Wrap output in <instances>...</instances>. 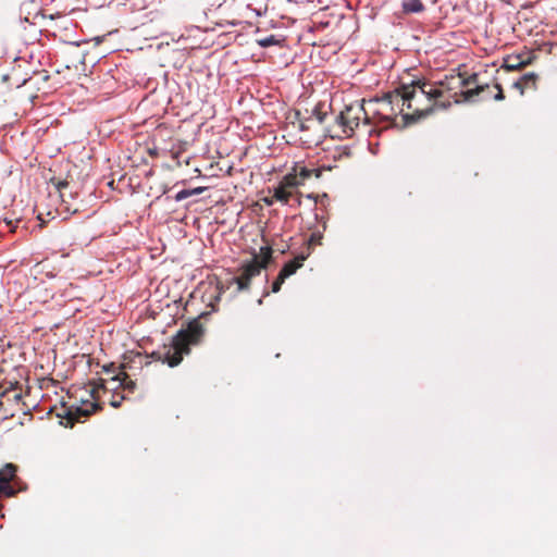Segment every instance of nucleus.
Instances as JSON below:
<instances>
[{
    "label": "nucleus",
    "instance_id": "obj_1",
    "mask_svg": "<svg viewBox=\"0 0 557 557\" xmlns=\"http://www.w3.org/2000/svg\"><path fill=\"white\" fill-rule=\"evenodd\" d=\"M476 82V74L468 78L461 75L446 76L440 82L413 81L397 87L403 111V126L417 123L436 110L447 109L458 102V89Z\"/></svg>",
    "mask_w": 557,
    "mask_h": 557
},
{
    "label": "nucleus",
    "instance_id": "obj_2",
    "mask_svg": "<svg viewBox=\"0 0 557 557\" xmlns=\"http://www.w3.org/2000/svg\"><path fill=\"white\" fill-rule=\"evenodd\" d=\"M203 332V325L195 319L186 329L177 332L170 347H164L162 351H154L151 356L156 360L166 362L170 367H175L183 360V355L189 352V346L200 342Z\"/></svg>",
    "mask_w": 557,
    "mask_h": 557
},
{
    "label": "nucleus",
    "instance_id": "obj_3",
    "mask_svg": "<svg viewBox=\"0 0 557 557\" xmlns=\"http://www.w3.org/2000/svg\"><path fill=\"white\" fill-rule=\"evenodd\" d=\"M401 97L397 88L384 94L380 98L364 101L370 124L387 123L396 127L403 126V111L400 106Z\"/></svg>",
    "mask_w": 557,
    "mask_h": 557
},
{
    "label": "nucleus",
    "instance_id": "obj_4",
    "mask_svg": "<svg viewBox=\"0 0 557 557\" xmlns=\"http://www.w3.org/2000/svg\"><path fill=\"white\" fill-rule=\"evenodd\" d=\"M273 250L270 246L260 248L259 255L253 253L250 261L244 262L238 268V275L231 278V283L236 284V292L249 290L251 280L258 276L263 269H267L272 261Z\"/></svg>",
    "mask_w": 557,
    "mask_h": 557
},
{
    "label": "nucleus",
    "instance_id": "obj_5",
    "mask_svg": "<svg viewBox=\"0 0 557 557\" xmlns=\"http://www.w3.org/2000/svg\"><path fill=\"white\" fill-rule=\"evenodd\" d=\"M336 122L346 137H351L355 131L361 125L363 127L371 125L366 110L364 100L362 102L356 101L355 103L346 106L336 117Z\"/></svg>",
    "mask_w": 557,
    "mask_h": 557
},
{
    "label": "nucleus",
    "instance_id": "obj_6",
    "mask_svg": "<svg viewBox=\"0 0 557 557\" xmlns=\"http://www.w3.org/2000/svg\"><path fill=\"white\" fill-rule=\"evenodd\" d=\"M463 88L465 87L458 89V102L460 101V98H462L463 101H483L488 100L491 98L500 101L505 98L503 88L497 83L494 85V88L497 89V92L494 96L492 95V89L488 84L476 85L473 88H468L466 90Z\"/></svg>",
    "mask_w": 557,
    "mask_h": 557
},
{
    "label": "nucleus",
    "instance_id": "obj_7",
    "mask_svg": "<svg viewBox=\"0 0 557 557\" xmlns=\"http://www.w3.org/2000/svg\"><path fill=\"white\" fill-rule=\"evenodd\" d=\"M101 409L100 405L95 403H84L82 406H71L63 408V412L59 413V417L66 420L65 426H73L76 422H79L82 418H87L94 412Z\"/></svg>",
    "mask_w": 557,
    "mask_h": 557
},
{
    "label": "nucleus",
    "instance_id": "obj_8",
    "mask_svg": "<svg viewBox=\"0 0 557 557\" xmlns=\"http://www.w3.org/2000/svg\"><path fill=\"white\" fill-rule=\"evenodd\" d=\"M293 170L296 173L297 178L300 182L301 186L311 176H315L317 178H320L322 175V172H323L322 168L309 169L301 163H295V165L293 166Z\"/></svg>",
    "mask_w": 557,
    "mask_h": 557
},
{
    "label": "nucleus",
    "instance_id": "obj_9",
    "mask_svg": "<svg viewBox=\"0 0 557 557\" xmlns=\"http://www.w3.org/2000/svg\"><path fill=\"white\" fill-rule=\"evenodd\" d=\"M310 256V251H306L297 256L295 259L288 261L284 264V267L281 269L280 273L282 274V277H289L290 275L295 274L298 269L302 267L304 261Z\"/></svg>",
    "mask_w": 557,
    "mask_h": 557
},
{
    "label": "nucleus",
    "instance_id": "obj_10",
    "mask_svg": "<svg viewBox=\"0 0 557 557\" xmlns=\"http://www.w3.org/2000/svg\"><path fill=\"white\" fill-rule=\"evenodd\" d=\"M125 369L126 364H121L120 371L111 377V381L119 382V386H121L124 391L134 393L136 389V382L129 377V375L125 372Z\"/></svg>",
    "mask_w": 557,
    "mask_h": 557
},
{
    "label": "nucleus",
    "instance_id": "obj_11",
    "mask_svg": "<svg viewBox=\"0 0 557 557\" xmlns=\"http://www.w3.org/2000/svg\"><path fill=\"white\" fill-rule=\"evenodd\" d=\"M530 60H524L520 54H511L504 59L503 67L507 71H517L527 66Z\"/></svg>",
    "mask_w": 557,
    "mask_h": 557
},
{
    "label": "nucleus",
    "instance_id": "obj_12",
    "mask_svg": "<svg viewBox=\"0 0 557 557\" xmlns=\"http://www.w3.org/2000/svg\"><path fill=\"white\" fill-rule=\"evenodd\" d=\"M539 76L535 73H527L522 75L515 84L513 87L519 89L521 94L524 92L525 89H531L536 87Z\"/></svg>",
    "mask_w": 557,
    "mask_h": 557
},
{
    "label": "nucleus",
    "instance_id": "obj_13",
    "mask_svg": "<svg viewBox=\"0 0 557 557\" xmlns=\"http://www.w3.org/2000/svg\"><path fill=\"white\" fill-rule=\"evenodd\" d=\"M326 230V222L322 223V230H313L307 239V251H312L315 246H321L323 240V233Z\"/></svg>",
    "mask_w": 557,
    "mask_h": 557
},
{
    "label": "nucleus",
    "instance_id": "obj_14",
    "mask_svg": "<svg viewBox=\"0 0 557 557\" xmlns=\"http://www.w3.org/2000/svg\"><path fill=\"white\" fill-rule=\"evenodd\" d=\"M22 400V393L17 392L15 387L4 389L0 394V410L3 409L5 401H14L18 404Z\"/></svg>",
    "mask_w": 557,
    "mask_h": 557
},
{
    "label": "nucleus",
    "instance_id": "obj_15",
    "mask_svg": "<svg viewBox=\"0 0 557 557\" xmlns=\"http://www.w3.org/2000/svg\"><path fill=\"white\" fill-rule=\"evenodd\" d=\"M293 195H294L293 190L286 188L285 186H283L280 183L276 187L273 188V197L275 198L276 201H278L283 205H287L289 202L290 198L293 197Z\"/></svg>",
    "mask_w": 557,
    "mask_h": 557
},
{
    "label": "nucleus",
    "instance_id": "obj_16",
    "mask_svg": "<svg viewBox=\"0 0 557 557\" xmlns=\"http://www.w3.org/2000/svg\"><path fill=\"white\" fill-rule=\"evenodd\" d=\"M72 59L65 63L66 69H77V63L84 62V54L78 50V44H72L70 47Z\"/></svg>",
    "mask_w": 557,
    "mask_h": 557
},
{
    "label": "nucleus",
    "instance_id": "obj_17",
    "mask_svg": "<svg viewBox=\"0 0 557 557\" xmlns=\"http://www.w3.org/2000/svg\"><path fill=\"white\" fill-rule=\"evenodd\" d=\"M404 13H420L424 11V4L421 0H404L401 3Z\"/></svg>",
    "mask_w": 557,
    "mask_h": 557
},
{
    "label": "nucleus",
    "instance_id": "obj_18",
    "mask_svg": "<svg viewBox=\"0 0 557 557\" xmlns=\"http://www.w3.org/2000/svg\"><path fill=\"white\" fill-rule=\"evenodd\" d=\"M280 184H282L283 186H285L286 188H288L293 191L297 187L301 186L300 182L298 181L297 175L293 169L289 173H287L285 176H283V178L280 181Z\"/></svg>",
    "mask_w": 557,
    "mask_h": 557
},
{
    "label": "nucleus",
    "instance_id": "obj_19",
    "mask_svg": "<svg viewBox=\"0 0 557 557\" xmlns=\"http://www.w3.org/2000/svg\"><path fill=\"white\" fill-rule=\"evenodd\" d=\"M257 42H258L259 46H261L263 48H267V47H270V46L278 45L280 44V39H277L274 35H270L268 37L258 39Z\"/></svg>",
    "mask_w": 557,
    "mask_h": 557
},
{
    "label": "nucleus",
    "instance_id": "obj_20",
    "mask_svg": "<svg viewBox=\"0 0 557 557\" xmlns=\"http://www.w3.org/2000/svg\"><path fill=\"white\" fill-rule=\"evenodd\" d=\"M314 126V119L312 116H309L305 120L299 119L298 120V127L301 132H307Z\"/></svg>",
    "mask_w": 557,
    "mask_h": 557
},
{
    "label": "nucleus",
    "instance_id": "obj_21",
    "mask_svg": "<svg viewBox=\"0 0 557 557\" xmlns=\"http://www.w3.org/2000/svg\"><path fill=\"white\" fill-rule=\"evenodd\" d=\"M310 116H312L314 119V125L315 124L321 125L325 121L326 113L321 112L320 108L317 106L313 109L312 114Z\"/></svg>",
    "mask_w": 557,
    "mask_h": 557
},
{
    "label": "nucleus",
    "instance_id": "obj_22",
    "mask_svg": "<svg viewBox=\"0 0 557 557\" xmlns=\"http://www.w3.org/2000/svg\"><path fill=\"white\" fill-rule=\"evenodd\" d=\"M10 81H11V76H10L9 74H2V75H0V82H1V83H3V84H7V85H8V86H7V88H8V89H12V88H13V85H12V84H10ZM25 83H26V79H24L22 83H17V82H16V83L14 84V87H15V88H18V87H21L22 85H24Z\"/></svg>",
    "mask_w": 557,
    "mask_h": 557
},
{
    "label": "nucleus",
    "instance_id": "obj_23",
    "mask_svg": "<svg viewBox=\"0 0 557 557\" xmlns=\"http://www.w3.org/2000/svg\"><path fill=\"white\" fill-rule=\"evenodd\" d=\"M285 280H286V277H282V274L278 273L277 277L272 283V288H271L272 293H278L281 290L282 284L284 283Z\"/></svg>",
    "mask_w": 557,
    "mask_h": 557
},
{
    "label": "nucleus",
    "instance_id": "obj_24",
    "mask_svg": "<svg viewBox=\"0 0 557 557\" xmlns=\"http://www.w3.org/2000/svg\"><path fill=\"white\" fill-rule=\"evenodd\" d=\"M53 184L55 185L57 189L59 190L60 197L63 199L64 198V189H66L69 187V183L66 181H58L57 183L53 182Z\"/></svg>",
    "mask_w": 557,
    "mask_h": 557
},
{
    "label": "nucleus",
    "instance_id": "obj_25",
    "mask_svg": "<svg viewBox=\"0 0 557 557\" xmlns=\"http://www.w3.org/2000/svg\"><path fill=\"white\" fill-rule=\"evenodd\" d=\"M99 388L106 389L104 380L99 379L98 383L91 388V397L97 400L96 393Z\"/></svg>",
    "mask_w": 557,
    "mask_h": 557
},
{
    "label": "nucleus",
    "instance_id": "obj_26",
    "mask_svg": "<svg viewBox=\"0 0 557 557\" xmlns=\"http://www.w3.org/2000/svg\"><path fill=\"white\" fill-rule=\"evenodd\" d=\"M125 399V396L120 395H113L112 399L110 400V405L114 408H119L122 405V401Z\"/></svg>",
    "mask_w": 557,
    "mask_h": 557
},
{
    "label": "nucleus",
    "instance_id": "obj_27",
    "mask_svg": "<svg viewBox=\"0 0 557 557\" xmlns=\"http://www.w3.org/2000/svg\"><path fill=\"white\" fill-rule=\"evenodd\" d=\"M188 197H191V196H190V189H183V190H181V191H178V193L176 194V196H175V200H176V201H182V200H184V199H186V198H188Z\"/></svg>",
    "mask_w": 557,
    "mask_h": 557
},
{
    "label": "nucleus",
    "instance_id": "obj_28",
    "mask_svg": "<svg viewBox=\"0 0 557 557\" xmlns=\"http://www.w3.org/2000/svg\"><path fill=\"white\" fill-rule=\"evenodd\" d=\"M102 371L107 374L114 373L115 372V366L114 363L104 364L102 367Z\"/></svg>",
    "mask_w": 557,
    "mask_h": 557
},
{
    "label": "nucleus",
    "instance_id": "obj_29",
    "mask_svg": "<svg viewBox=\"0 0 557 557\" xmlns=\"http://www.w3.org/2000/svg\"><path fill=\"white\" fill-rule=\"evenodd\" d=\"M275 198L272 196H269V197H264L263 198V202L267 205V206H272L274 202H275Z\"/></svg>",
    "mask_w": 557,
    "mask_h": 557
},
{
    "label": "nucleus",
    "instance_id": "obj_30",
    "mask_svg": "<svg viewBox=\"0 0 557 557\" xmlns=\"http://www.w3.org/2000/svg\"><path fill=\"white\" fill-rule=\"evenodd\" d=\"M203 190H205V188H203V187H196V188H194V189H190V196L199 195V194H201Z\"/></svg>",
    "mask_w": 557,
    "mask_h": 557
},
{
    "label": "nucleus",
    "instance_id": "obj_31",
    "mask_svg": "<svg viewBox=\"0 0 557 557\" xmlns=\"http://www.w3.org/2000/svg\"><path fill=\"white\" fill-rule=\"evenodd\" d=\"M12 417H14V413H13V412L8 413V412L5 411V416H4V418H12Z\"/></svg>",
    "mask_w": 557,
    "mask_h": 557
},
{
    "label": "nucleus",
    "instance_id": "obj_32",
    "mask_svg": "<svg viewBox=\"0 0 557 557\" xmlns=\"http://www.w3.org/2000/svg\"><path fill=\"white\" fill-rule=\"evenodd\" d=\"M231 23H232L233 25H236V24L240 23V21H233V22H231Z\"/></svg>",
    "mask_w": 557,
    "mask_h": 557
}]
</instances>
